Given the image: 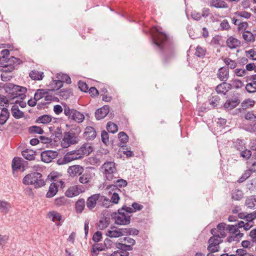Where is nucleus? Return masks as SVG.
<instances>
[{
    "instance_id": "obj_30",
    "label": "nucleus",
    "mask_w": 256,
    "mask_h": 256,
    "mask_svg": "<svg viewBox=\"0 0 256 256\" xmlns=\"http://www.w3.org/2000/svg\"><path fill=\"white\" fill-rule=\"evenodd\" d=\"M85 206V200L84 198L79 199L75 204V208L77 213L80 214Z\"/></svg>"
},
{
    "instance_id": "obj_28",
    "label": "nucleus",
    "mask_w": 256,
    "mask_h": 256,
    "mask_svg": "<svg viewBox=\"0 0 256 256\" xmlns=\"http://www.w3.org/2000/svg\"><path fill=\"white\" fill-rule=\"evenodd\" d=\"M124 235L123 228H119L114 230H108L106 232V236L110 238H118Z\"/></svg>"
},
{
    "instance_id": "obj_42",
    "label": "nucleus",
    "mask_w": 256,
    "mask_h": 256,
    "mask_svg": "<svg viewBox=\"0 0 256 256\" xmlns=\"http://www.w3.org/2000/svg\"><path fill=\"white\" fill-rule=\"evenodd\" d=\"M106 129L108 132L112 134H114L118 130V128L117 125L112 122H108L107 123Z\"/></svg>"
},
{
    "instance_id": "obj_33",
    "label": "nucleus",
    "mask_w": 256,
    "mask_h": 256,
    "mask_svg": "<svg viewBox=\"0 0 256 256\" xmlns=\"http://www.w3.org/2000/svg\"><path fill=\"white\" fill-rule=\"evenodd\" d=\"M66 155L67 157H69L70 159H72L70 162L81 159V156H80V152H78V150L68 152L66 154Z\"/></svg>"
},
{
    "instance_id": "obj_50",
    "label": "nucleus",
    "mask_w": 256,
    "mask_h": 256,
    "mask_svg": "<svg viewBox=\"0 0 256 256\" xmlns=\"http://www.w3.org/2000/svg\"><path fill=\"white\" fill-rule=\"evenodd\" d=\"M101 138L102 142L105 145L108 146L109 144V135L105 130L102 131Z\"/></svg>"
},
{
    "instance_id": "obj_52",
    "label": "nucleus",
    "mask_w": 256,
    "mask_h": 256,
    "mask_svg": "<svg viewBox=\"0 0 256 256\" xmlns=\"http://www.w3.org/2000/svg\"><path fill=\"white\" fill-rule=\"evenodd\" d=\"M254 104V101L250 99H248L242 103V106L243 108H248L252 107Z\"/></svg>"
},
{
    "instance_id": "obj_22",
    "label": "nucleus",
    "mask_w": 256,
    "mask_h": 256,
    "mask_svg": "<svg viewBox=\"0 0 256 256\" xmlns=\"http://www.w3.org/2000/svg\"><path fill=\"white\" fill-rule=\"evenodd\" d=\"M231 85L226 82H223L218 84L216 88V91L218 94H226V92L230 88Z\"/></svg>"
},
{
    "instance_id": "obj_36",
    "label": "nucleus",
    "mask_w": 256,
    "mask_h": 256,
    "mask_svg": "<svg viewBox=\"0 0 256 256\" xmlns=\"http://www.w3.org/2000/svg\"><path fill=\"white\" fill-rule=\"evenodd\" d=\"M110 223L109 218H103L100 220L98 224V228L100 230H103L107 228Z\"/></svg>"
},
{
    "instance_id": "obj_15",
    "label": "nucleus",
    "mask_w": 256,
    "mask_h": 256,
    "mask_svg": "<svg viewBox=\"0 0 256 256\" xmlns=\"http://www.w3.org/2000/svg\"><path fill=\"white\" fill-rule=\"evenodd\" d=\"M78 152H80L82 158L84 156L90 154L92 152V148L88 144H84L78 150Z\"/></svg>"
},
{
    "instance_id": "obj_4",
    "label": "nucleus",
    "mask_w": 256,
    "mask_h": 256,
    "mask_svg": "<svg viewBox=\"0 0 256 256\" xmlns=\"http://www.w3.org/2000/svg\"><path fill=\"white\" fill-rule=\"evenodd\" d=\"M22 183L25 185H34L36 188L45 185V182L42 178V174L38 172L26 174L22 180Z\"/></svg>"
},
{
    "instance_id": "obj_6",
    "label": "nucleus",
    "mask_w": 256,
    "mask_h": 256,
    "mask_svg": "<svg viewBox=\"0 0 256 256\" xmlns=\"http://www.w3.org/2000/svg\"><path fill=\"white\" fill-rule=\"evenodd\" d=\"M102 168L104 169V174L107 180H112L116 178V175L117 174V170L114 162H106L102 165Z\"/></svg>"
},
{
    "instance_id": "obj_40",
    "label": "nucleus",
    "mask_w": 256,
    "mask_h": 256,
    "mask_svg": "<svg viewBox=\"0 0 256 256\" xmlns=\"http://www.w3.org/2000/svg\"><path fill=\"white\" fill-rule=\"evenodd\" d=\"M243 195L244 193L242 190H235L232 192V198L235 200H240L242 198Z\"/></svg>"
},
{
    "instance_id": "obj_13",
    "label": "nucleus",
    "mask_w": 256,
    "mask_h": 256,
    "mask_svg": "<svg viewBox=\"0 0 256 256\" xmlns=\"http://www.w3.org/2000/svg\"><path fill=\"white\" fill-rule=\"evenodd\" d=\"M240 102L238 98L236 96L228 100L224 105V107L228 110H231L235 108L240 104Z\"/></svg>"
},
{
    "instance_id": "obj_8",
    "label": "nucleus",
    "mask_w": 256,
    "mask_h": 256,
    "mask_svg": "<svg viewBox=\"0 0 256 256\" xmlns=\"http://www.w3.org/2000/svg\"><path fill=\"white\" fill-rule=\"evenodd\" d=\"M58 155V152L55 150H47L41 153L42 160L46 163H49L55 158Z\"/></svg>"
},
{
    "instance_id": "obj_63",
    "label": "nucleus",
    "mask_w": 256,
    "mask_h": 256,
    "mask_svg": "<svg viewBox=\"0 0 256 256\" xmlns=\"http://www.w3.org/2000/svg\"><path fill=\"white\" fill-rule=\"evenodd\" d=\"M219 249L220 246H217L212 243H209V245L208 247V250L210 253L217 252L219 250Z\"/></svg>"
},
{
    "instance_id": "obj_34",
    "label": "nucleus",
    "mask_w": 256,
    "mask_h": 256,
    "mask_svg": "<svg viewBox=\"0 0 256 256\" xmlns=\"http://www.w3.org/2000/svg\"><path fill=\"white\" fill-rule=\"evenodd\" d=\"M11 206L9 202L0 200V211L2 212L4 214H7Z\"/></svg>"
},
{
    "instance_id": "obj_3",
    "label": "nucleus",
    "mask_w": 256,
    "mask_h": 256,
    "mask_svg": "<svg viewBox=\"0 0 256 256\" xmlns=\"http://www.w3.org/2000/svg\"><path fill=\"white\" fill-rule=\"evenodd\" d=\"M74 130L75 132H74L72 129H70L68 132L64 133L63 138L61 141L62 147L68 148L72 145L78 143L80 140L78 135L81 131L80 128L78 126L76 127Z\"/></svg>"
},
{
    "instance_id": "obj_47",
    "label": "nucleus",
    "mask_w": 256,
    "mask_h": 256,
    "mask_svg": "<svg viewBox=\"0 0 256 256\" xmlns=\"http://www.w3.org/2000/svg\"><path fill=\"white\" fill-rule=\"evenodd\" d=\"M29 132L30 134H42L44 132L43 130L40 126H30L28 129Z\"/></svg>"
},
{
    "instance_id": "obj_17",
    "label": "nucleus",
    "mask_w": 256,
    "mask_h": 256,
    "mask_svg": "<svg viewBox=\"0 0 256 256\" xmlns=\"http://www.w3.org/2000/svg\"><path fill=\"white\" fill-rule=\"evenodd\" d=\"M210 6L218 8H226L228 4L224 0H210Z\"/></svg>"
},
{
    "instance_id": "obj_45",
    "label": "nucleus",
    "mask_w": 256,
    "mask_h": 256,
    "mask_svg": "<svg viewBox=\"0 0 256 256\" xmlns=\"http://www.w3.org/2000/svg\"><path fill=\"white\" fill-rule=\"evenodd\" d=\"M56 78L58 79L62 80V83L65 82L68 84H70L72 82L71 79L68 74H58Z\"/></svg>"
},
{
    "instance_id": "obj_26",
    "label": "nucleus",
    "mask_w": 256,
    "mask_h": 256,
    "mask_svg": "<svg viewBox=\"0 0 256 256\" xmlns=\"http://www.w3.org/2000/svg\"><path fill=\"white\" fill-rule=\"evenodd\" d=\"M242 128L249 132L255 133L256 132V122L253 124H250L248 122H243Z\"/></svg>"
},
{
    "instance_id": "obj_29",
    "label": "nucleus",
    "mask_w": 256,
    "mask_h": 256,
    "mask_svg": "<svg viewBox=\"0 0 256 256\" xmlns=\"http://www.w3.org/2000/svg\"><path fill=\"white\" fill-rule=\"evenodd\" d=\"M22 156L26 160H34L35 158L36 152L32 150L26 149L22 152Z\"/></svg>"
},
{
    "instance_id": "obj_18",
    "label": "nucleus",
    "mask_w": 256,
    "mask_h": 256,
    "mask_svg": "<svg viewBox=\"0 0 256 256\" xmlns=\"http://www.w3.org/2000/svg\"><path fill=\"white\" fill-rule=\"evenodd\" d=\"M60 185L58 184L56 182H52L48 188V190L46 194V197L48 198H52L58 192V188Z\"/></svg>"
},
{
    "instance_id": "obj_12",
    "label": "nucleus",
    "mask_w": 256,
    "mask_h": 256,
    "mask_svg": "<svg viewBox=\"0 0 256 256\" xmlns=\"http://www.w3.org/2000/svg\"><path fill=\"white\" fill-rule=\"evenodd\" d=\"M84 168L80 165L70 166L68 169V172L72 176L81 175L84 172Z\"/></svg>"
},
{
    "instance_id": "obj_25",
    "label": "nucleus",
    "mask_w": 256,
    "mask_h": 256,
    "mask_svg": "<svg viewBox=\"0 0 256 256\" xmlns=\"http://www.w3.org/2000/svg\"><path fill=\"white\" fill-rule=\"evenodd\" d=\"M218 78L222 81H226L228 78V70L226 68H222L219 69L218 74Z\"/></svg>"
},
{
    "instance_id": "obj_62",
    "label": "nucleus",
    "mask_w": 256,
    "mask_h": 256,
    "mask_svg": "<svg viewBox=\"0 0 256 256\" xmlns=\"http://www.w3.org/2000/svg\"><path fill=\"white\" fill-rule=\"evenodd\" d=\"M244 217L247 222H252L256 218V212H254L250 214H246L244 216Z\"/></svg>"
},
{
    "instance_id": "obj_60",
    "label": "nucleus",
    "mask_w": 256,
    "mask_h": 256,
    "mask_svg": "<svg viewBox=\"0 0 256 256\" xmlns=\"http://www.w3.org/2000/svg\"><path fill=\"white\" fill-rule=\"evenodd\" d=\"M78 88L82 92H88V84L86 82H82L81 80H80L78 82Z\"/></svg>"
},
{
    "instance_id": "obj_32",
    "label": "nucleus",
    "mask_w": 256,
    "mask_h": 256,
    "mask_svg": "<svg viewBox=\"0 0 256 256\" xmlns=\"http://www.w3.org/2000/svg\"><path fill=\"white\" fill-rule=\"evenodd\" d=\"M29 76L33 80H40L42 79L44 77V73L42 72L34 70L30 72Z\"/></svg>"
},
{
    "instance_id": "obj_43",
    "label": "nucleus",
    "mask_w": 256,
    "mask_h": 256,
    "mask_svg": "<svg viewBox=\"0 0 256 256\" xmlns=\"http://www.w3.org/2000/svg\"><path fill=\"white\" fill-rule=\"evenodd\" d=\"M242 38L247 42H254V36L250 31H244L242 34Z\"/></svg>"
},
{
    "instance_id": "obj_51",
    "label": "nucleus",
    "mask_w": 256,
    "mask_h": 256,
    "mask_svg": "<svg viewBox=\"0 0 256 256\" xmlns=\"http://www.w3.org/2000/svg\"><path fill=\"white\" fill-rule=\"evenodd\" d=\"M48 177L50 178L51 180H53L54 182H56L58 184H59L60 185L59 186H60L61 188H62V186L64 184V183L62 180H57L58 177L56 176H54V173L51 172L49 174Z\"/></svg>"
},
{
    "instance_id": "obj_19",
    "label": "nucleus",
    "mask_w": 256,
    "mask_h": 256,
    "mask_svg": "<svg viewBox=\"0 0 256 256\" xmlns=\"http://www.w3.org/2000/svg\"><path fill=\"white\" fill-rule=\"evenodd\" d=\"M246 206L250 209L256 208V196H250L246 198L245 202Z\"/></svg>"
},
{
    "instance_id": "obj_48",
    "label": "nucleus",
    "mask_w": 256,
    "mask_h": 256,
    "mask_svg": "<svg viewBox=\"0 0 256 256\" xmlns=\"http://www.w3.org/2000/svg\"><path fill=\"white\" fill-rule=\"evenodd\" d=\"M246 90L249 93L256 92V83L250 81L246 86Z\"/></svg>"
},
{
    "instance_id": "obj_2",
    "label": "nucleus",
    "mask_w": 256,
    "mask_h": 256,
    "mask_svg": "<svg viewBox=\"0 0 256 256\" xmlns=\"http://www.w3.org/2000/svg\"><path fill=\"white\" fill-rule=\"evenodd\" d=\"M133 212L134 210L132 208L124 206L118 210V212H112L111 216L116 224L128 225L130 222V216L128 214Z\"/></svg>"
},
{
    "instance_id": "obj_37",
    "label": "nucleus",
    "mask_w": 256,
    "mask_h": 256,
    "mask_svg": "<svg viewBox=\"0 0 256 256\" xmlns=\"http://www.w3.org/2000/svg\"><path fill=\"white\" fill-rule=\"evenodd\" d=\"M48 217L52 218V222L56 220L60 221L62 219V216L60 213L56 211H50L48 214Z\"/></svg>"
},
{
    "instance_id": "obj_53",
    "label": "nucleus",
    "mask_w": 256,
    "mask_h": 256,
    "mask_svg": "<svg viewBox=\"0 0 256 256\" xmlns=\"http://www.w3.org/2000/svg\"><path fill=\"white\" fill-rule=\"evenodd\" d=\"M236 254L237 256H254L252 254L248 252L244 248L238 249Z\"/></svg>"
},
{
    "instance_id": "obj_57",
    "label": "nucleus",
    "mask_w": 256,
    "mask_h": 256,
    "mask_svg": "<svg viewBox=\"0 0 256 256\" xmlns=\"http://www.w3.org/2000/svg\"><path fill=\"white\" fill-rule=\"evenodd\" d=\"M6 62H10V64L14 66L15 64L17 65L20 64L22 63V61L20 58L12 56L8 59Z\"/></svg>"
},
{
    "instance_id": "obj_44",
    "label": "nucleus",
    "mask_w": 256,
    "mask_h": 256,
    "mask_svg": "<svg viewBox=\"0 0 256 256\" xmlns=\"http://www.w3.org/2000/svg\"><path fill=\"white\" fill-rule=\"evenodd\" d=\"M206 53V49L205 48H202L200 46L196 47L195 52V55L196 56L202 58L205 56Z\"/></svg>"
},
{
    "instance_id": "obj_10",
    "label": "nucleus",
    "mask_w": 256,
    "mask_h": 256,
    "mask_svg": "<svg viewBox=\"0 0 256 256\" xmlns=\"http://www.w3.org/2000/svg\"><path fill=\"white\" fill-rule=\"evenodd\" d=\"M100 198V194H92L88 198L86 205L88 210H92L96 206L97 202H99Z\"/></svg>"
},
{
    "instance_id": "obj_24",
    "label": "nucleus",
    "mask_w": 256,
    "mask_h": 256,
    "mask_svg": "<svg viewBox=\"0 0 256 256\" xmlns=\"http://www.w3.org/2000/svg\"><path fill=\"white\" fill-rule=\"evenodd\" d=\"M118 138L120 141L119 146L122 148V150H124L126 146H124V144H126L128 142V136L126 132H120L118 134Z\"/></svg>"
},
{
    "instance_id": "obj_27",
    "label": "nucleus",
    "mask_w": 256,
    "mask_h": 256,
    "mask_svg": "<svg viewBox=\"0 0 256 256\" xmlns=\"http://www.w3.org/2000/svg\"><path fill=\"white\" fill-rule=\"evenodd\" d=\"M11 110L12 116L16 119L20 118L24 116V113L20 111L18 106L16 105L12 106Z\"/></svg>"
},
{
    "instance_id": "obj_23",
    "label": "nucleus",
    "mask_w": 256,
    "mask_h": 256,
    "mask_svg": "<svg viewBox=\"0 0 256 256\" xmlns=\"http://www.w3.org/2000/svg\"><path fill=\"white\" fill-rule=\"evenodd\" d=\"M10 116V112L6 108H3L2 109L0 114V124H4Z\"/></svg>"
},
{
    "instance_id": "obj_14",
    "label": "nucleus",
    "mask_w": 256,
    "mask_h": 256,
    "mask_svg": "<svg viewBox=\"0 0 256 256\" xmlns=\"http://www.w3.org/2000/svg\"><path fill=\"white\" fill-rule=\"evenodd\" d=\"M84 192L79 189L78 186H74L70 187L66 192L65 195L68 198H72L78 195L80 192Z\"/></svg>"
},
{
    "instance_id": "obj_58",
    "label": "nucleus",
    "mask_w": 256,
    "mask_h": 256,
    "mask_svg": "<svg viewBox=\"0 0 256 256\" xmlns=\"http://www.w3.org/2000/svg\"><path fill=\"white\" fill-rule=\"evenodd\" d=\"M234 14L238 16L244 18L246 19L249 18L251 16V14L246 11L236 12Z\"/></svg>"
},
{
    "instance_id": "obj_20",
    "label": "nucleus",
    "mask_w": 256,
    "mask_h": 256,
    "mask_svg": "<svg viewBox=\"0 0 256 256\" xmlns=\"http://www.w3.org/2000/svg\"><path fill=\"white\" fill-rule=\"evenodd\" d=\"M240 41L232 36L229 37L226 40V44L231 49L236 48L240 45Z\"/></svg>"
},
{
    "instance_id": "obj_39",
    "label": "nucleus",
    "mask_w": 256,
    "mask_h": 256,
    "mask_svg": "<svg viewBox=\"0 0 256 256\" xmlns=\"http://www.w3.org/2000/svg\"><path fill=\"white\" fill-rule=\"evenodd\" d=\"M124 235L126 236H137L140 232L138 230L134 228H123Z\"/></svg>"
},
{
    "instance_id": "obj_49",
    "label": "nucleus",
    "mask_w": 256,
    "mask_h": 256,
    "mask_svg": "<svg viewBox=\"0 0 256 256\" xmlns=\"http://www.w3.org/2000/svg\"><path fill=\"white\" fill-rule=\"evenodd\" d=\"M16 91L20 93V98L21 99H24L26 96L25 94L27 92V89L25 87L21 86L16 85Z\"/></svg>"
},
{
    "instance_id": "obj_41",
    "label": "nucleus",
    "mask_w": 256,
    "mask_h": 256,
    "mask_svg": "<svg viewBox=\"0 0 256 256\" xmlns=\"http://www.w3.org/2000/svg\"><path fill=\"white\" fill-rule=\"evenodd\" d=\"M116 247L121 250L120 252L123 251H130L132 250V247L130 245L122 244V242H116Z\"/></svg>"
},
{
    "instance_id": "obj_38",
    "label": "nucleus",
    "mask_w": 256,
    "mask_h": 256,
    "mask_svg": "<svg viewBox=\"0 0 256 256\" xmlns=\"http://www.w3.org/2000/svg\"><path fill=\"white\" fill-rule=\"evenodd\" d=\"M51 121L52 117L50 116L44 114L43 116H39L37 118L36 122L46 124L50 122Z\"/></svg>"
},
{
    "instance_id": "obj_16",
    "label": "nucleus",
    "mask_w": 256,
    "mask_h": 256,
    "mask_svg": "<svg viewBox=\"0 0 256 256\" xmlns=\"http://www.w3.org/2000/svg\"><path fill=\"white\" fill-rule=\"evenodd\" d=\"M84 136L88 140H94L96 136V132L92 126H87L85 128Z\"/></svg>"
},
{
    "instance_id": "obj_11",
    "label": "nucleus",
    "mask_w": 256,
    "mask_h": 256,
    "mask_svg": "<svg viewBox=\"0 0 256 256\" xmlns=\"http://www.w3.org/2000/svg\"><path fill=\"white\" fill-rule=\"evenodd\" d=\"M110 111V107L105 105L98 109L95 112V117L97 120H102L106 117Z\"/></svg>"
},
{
    "instance_id": "obj_9",
    "label": "nucleus",
    "mask_w": 256,
    "mask_h": 256,
    "mask_svg": "<svg viewBox=\"0 0 256 256\" xmlns=\"http://www.w3.org/2000/svg\"><path fill=\"white\" fill-rule=\"evenodd\" d=\"M211 234L213 235V236L210 238L208 240V243H212L217 246H220V244L222 242L220 240L222 237L218 231V229L214 228L211 230Z\"/></svg>"
},
{
    "instance_id": "obj_55",
    "label": "nucleus",
    "mask_w": 256,
    "mask_h": 256,
    "mask_svg": "<svg viewBox=\"0 0 256 256\" xmlns=\"http://www.w3.org/2000/svg\"><path fill=\"white\" fill-rule=\"evenodd\" d=\"M116 184L118 188H122L126 187L128 184V182L126 180L124 179H118L114 182Z\"/></svg>"
},
{
    "instance_id": "obj_54",
    "label": "nucleus",
    "mask_w": 256,
    "mask_h": 256,
    "mask_svg": "<svg viewBox=\"0 0 256 256\" xmlns=\"http://www.w3.org/2000/svg\"><path fill=\"white\" fill-rule=\"evenodd\" d=\"M99 202H102V204L103 206L106 208H108L110 206V204L111 202L106 197L103 196H101L100 194Z\"/></svg>"
},
{
    "instance_id": "obj_61",
    "label": "nucleus",
    "mask_w": 256,
    "mask_h": 256,
    "mask_svg": "<svg viewBox=\"0 0 256 256\" xmlns=\"http://www.w3.org/2000/svg\"><path fill=\"white\" fill-rule=\"evenodd\" d=\"M70 160L69 157H67L66 154L64 156L63 158H59L57 160V164L58 165H62L68 164L70 162Z\"/></svg>"
},
{
    "instance_id": "obj_59",
    "label": "nucleus",
    "mask_w": 256,
    "mask_h": 256,
    "mask_svg": "<svg viewBox=\"0 0 256 256\" xmlns=\"http://www.w3.org/2000/svg\"><path fill=\"white\" fill-rule=\"evenodd\" d=\"M224 62L226 64L232 69L235 68L237 65L236 62L234 60H232L229 58H225Z\"/></svg>"
},
{
    "instance_id": "obj_46",
    "label": "nucleus",
    "mask_w": 256,
    "mask_h": 256,
    "mask_svg": "<svg viewBox=\"0 0 256 256\" xmlns=\"http://www.w3.org/2000/svg\"><path fill=\"white\" fill-rule=\"evenodd\" d=\"M2 68L0 70V71L6 72L8 74L12 72L15 70V66L14 64H4L2 66Z\"/></svg>"
},
{
    "instance_id": "obj_31",
    "label": "nucleus",
    "mask_w": 256,
    "mask_h": 256,
    "mask_svg": "<svg viewBox=\"0 0 256 256\" xmlns=\"http://www.w3.org/2000/svg\"><path fill=\"white\" fill-rule=\"evenodd\" d=\"M22 160L21 158L14 157L12 161V168L13 171L20 170L22 168Z\"/></svg>"
},
{
    "instance_id": "obj_7",
    "label": "nucleus",
    "mask_w": 256,
    "mask_h": 256,
    "mask_svg": "<svg viewBox=\"0 0 256 256\" xmlns=\"http://www.w3.org/2000/svg\"><path fill=\"white\" fill-rule=\"evenodd\" d=\"M218 231L222 237H226V232L235 234L238 232V228L236 225H227L225 223H220L217 226Z\"/></svg>"
},
{
    "instance_id": "obj_56",
    "label": "nucleus",
    "mask_w": 256,
    "mask_h": 256,
    "mask_svg": "<svg viewBox=\"0 0 256 256\" xmlns=\"http://www.w3.org/2000/svg\"><path fill=\"white\" fill-rule=\"evenodd\" d=\"M252 172L249 169L247 170H246L242 176L239 178V180H238V182L239 183L242 182L245 180H246L247 178H248L251 175Z\"/></svg>"
},
{
    "instance_id": "obj_5",
    "label": "nucleus",
    "mask_w": 256,
    "mask_h": 256,
    "mask_svg": "<svg viewBox=\"0 0 256 256\" xmlns=\"http://www.w3.org/2000/svg\"><path fill=\"white\" fill-rule=\"evenodd\" d=\"M64 106V114L68 117L70 121H74L78 123L82 122L84 120V115L78 110L70 108L66 103L62 104Z\"/></svg>"
},
{
    "instance_id": "obj_35",
    "label": "nucleus",
    "mask_w": 256,
    "mask_h": 256,
    "mask_svg": "<svg viewBox=\"0 0 256 256\" xmlns=\"http://www.w3.org/2000/svg\"><path fill=\"white\" fill-rule=\"evenodd\" d=\"M72 94V91L70 88H64L58 92L60 96L64 100L68 99Z\"/></svg>"
},
{
    "instance_id": "obj_1",
    "label": "nucleus",
    "mask_w": 256,
    "mask_h": 256,
    "mask_svg": "<svg viewBox=\"0 0 256 256\" xmlns=\"http://www.w3.org/2000/svg\"><path fill=\"white\" fill-rule=\"evenodd\" d=\"M152 41L159 50L165 55L162 56V62L164 64H166L169 60L166 54L168 53L172 54L173 47L172 42L168 36L162 32H158L156 34L152 35Z\"/></svg>"
},
{
    "instance_id": "obj_64",
    "label": "nucleus",
    "mask_w": 256,
    "mask_h": 256,
    "mask_svg": "<svg viewBox=\"0 0 256 256\" xmlns=\"http://www.w3.org/2000/svg\"><path fill=\"white\" fill-rule=\"evenodd\" d=\"M102 238V234L100 231L96 232L93 235L92 240L95 242H98L101 240Z\"/></svg>"
},
{
    "instance_id": "obj_21",
    "label": "nucleus",
    "mask_w": 256,
    "mask_h": 256,
    "mask_svg": "<svg viewBox=\"0 0 256 256\" xmlns=\"http://www.w3.org/2000/svg\"><path fill=\"white\" fill-rule=\"evenodd\" d=\"M54 90H46L44 89H38L34 94V99L36 101H38L48 94L49 91H53Z\"/></svg>"
}]
</instances>
